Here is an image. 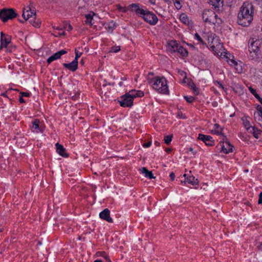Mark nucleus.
Wrapping results in <instances>:
<instances>
[{"label": "nucleus", "instance_id": "a878e982", "mask_svg": "<svg viewBox=\"0 0 262 262\" xmlns=\"http://www.w3.org/2000/svg\"><path fill=\"white\" fill-rule=\"evenodd\" d=\"M115 24L113 21L110 22L107 25V31L110 32H112L114 29L115 28Z\"/></svg>", "mask_w": 262, "mask_h": 262}, {"label": "nucleus", "instance_id": "473e14b6", "mask_svg": "<svg viewBox=\"0 0 262 262\" xmlns=\"http://www.w3.org/2000/svg\"><path fill=\"white\" fill-rule=\"evenodd\" d=\"M184 98L186 100V101L188 103H192L194 100V98L192 96L188 97L187 96H185Z\"/></svg>", "mask_w": 262, "mask_h": 262}, {"label": "nucleus", "instance_id": "ea45409f", "mask_svg": "<svg viewBox=\"0 0 262 262\" xmlns=\"http://www.w3.org/2000/svg\"><path fill=\"white\" fill-rule=\"evenodd\" d=\"M249 91H250V92L255 97L256 96V95L257 94L256 92V90L255 89H254L253 88H252L251 86H250L249 88Z\"/></svg>", "mask_w": 262, "mask_h": 262}, {"label": "nucleus", "instance_id": "cd10ccee", "mask_svg": "<svg viewBox=\"0 0 262 262\" xmlns=\"http://www.w3.org/2000/svg\"><path fill=\"white\" fill-rule=\"evenodd\" d=\"M172 138V135L165 136L164 137V142L166 144H169L171 141Z\"/></svg>", "mask_w": 262, "mask_h": 262}, {"label": "nucleus", "instance_id": "ddd939ff", "mask_svg": "<svg viewBox=\"0 0 262 262\" xmlns=\"http://www.w3.org/2000/svg\"><path fill=\"white\" fill-rule=\"evenodd\" d=\"M180 45L176 41L171 40L168 42V50L171 53L176 52Z\"/></svg>", "mask_w": 262, "mask_h": 262}, {"label": "nucleus", "instance_id": "79ce46f5", "mask_svg": "<svg viewBox=\"0 0 262 262\" xmlns=\"http://www.w3.org/2000/svg\"><path fill=\"white\" fill-rule=\"evenodd\" d=\"M174 4L176 8L178 9H180L181 8V5L179 1H176V3Z\"/></svg>", "mask_w": 262, "mask_h": 262}, {"label": "nucleus", "instance_id": "c03bdc74", "mask_svg": "<svg viewBox=\"0 0 262 262\" xmlns=\"http://www.w3.org/2000/svg\"><path fill=\"white\" fill-rule=\"evenodd\" d=\"M151 142L150 141L145 143L143 144V146L144 147H148L151 145Z\"/></svg>", "mask_w": 262, "mask_h": 262}, {"label": "nucleus", "instance_id": "37998d69", "mask_svg": "<svg viewBox=\"0 0 262 262\" xmlns=\"http://www.w3.org/2000/svg\"><path fill=\"white\" fill-rule=\"evenodd\" d=\"M20 94L22 97H29L30 95V94L28 92H21Z\"/></svg>", "mask_w": 262, "mask_h": 262}, {"label": "nucleus", "instance_id": "58836bf2", "mask_svg": "<svg viewBox=\"0 0 262 262\" xmlns=\"http://www.w3.org/2000/svg\"><path fill=\"white\" fill-rule=\"evenodd\" d=\"M210 38L212 39L211 43L210 44L211 47L212 48H215V44L214 43V41H215V39L214 38H212L211 37H208L209 43H210Z\"/></svg>", "mask_w": 262, "mask_h": 262}, {"label": "nucleus", "instance_id": "f3484780", "mask_svg": "<svg viewBox=\"0 0 262 262\" xmlns=\"http://www.w3.org/2000/svg\"><path fill=\"white\" fill-rule=\"evenodd\" d=\"M40 121L38 119H35L32 122V129H38L41 133L43 132L42 128L40 126Z\"/></svg>", "mask_w": 262, "mask_h": 262}, {"label": "nucleus", "instance_id": "423d86ee", "mask_svg": "<svg viewBox=\"0 0 262 262\" xmlns=\"http://www.w3.org/2000/svg\"><path fill=\"white\" fill-rule=\"evenodd\" d=\"M215 13L212 10H205L203 11L202 17L204 21L206 23L219 24V21L215 20Z\"/></svg>", "mask_w": 262, "mask_h": 262}, {"label": "nucleus", "instance_id": "aec40b11", "mask_svg": "<svg viewBox=\"0 0 262 262\" xmlns=\"http://www.w3.org/2000/svg\"><path fill=\"white\" fill-rule=\"evenodd\" d=\"M185 181H186L192 185H195L198 184V179H195L193 176H189L187 177L185 179Z\"/></svg>", "mask_w": 262, "mask_h": 262}, {"label": "nucleus", "instance_id": "603ef678", "mask_svg": "<svg viewBox=\"0 0 262 262\" xmlns=\"http://www.w3.org/2000/svg\"><path fill=\"white\" fill-rule=\"evenodd\" d=\"M188 150H189L190 151H191V152H192V155H195V154H196V151H193V148H192V147H189V148H188Z\"/></svg>", "mask_w": 262, "mask_h": 262}, {"label": "nucleus", "instance_id": "4be33fe9", "mask_svg": "<svg viewBox=\"0 0 262 262\" xmlns=\"http://www.w3.org/2000/svg\"><path fill=\"white\" fill-rule=\"evenodd\" d=\"M176 52L180 53L183 57L187 56L188 55V51L181 45L178 47V49Z\"/></svg>", "mask_w": 262, "mask_h": 262}, {"label": "nucleus", "instance_id": "2f4dec72", "mask_svg": "<svg viewBox=\"0 0 262 262\" xmlns=\"http://www.w3.org/2000/svg\"><path fill=\"white\" fill-rule=\"evenodd\" d=\"M97 255L103 257L104 259L106 258H107L108 256L106 254V253L104 251H100L97 252Z\"/></svg>", "mask_w": 262, "mask_h": 262}, {"label": "nucleus", "instance_id": "3c124183", "mask_svg": "<svg viewBox=\"0 0 262 262\" xmlns=\"http://www.w3.org/2000/svg\"><path fill=\"white\" fill-rule=\"evenodd\" d=\"M230 62H231V64H233L234 66L237 65V62L234 60H231Z\"/></svg>", "mask_w": 262, "mask_h": 262}, {"label": "nucleus", "instance_id": "4468645a", "mask_svg": "<svg viewBox=\"0 0 262 262\" xmlns=\"http://www.w3.org/2000/svg\"><path fill=\"white\" fill-rule=\"evenodd\" d=\"M56 151L57 152L63 157H68V154L66 152V149L64 148L62 145L59 144L58 143L56 144Z\"/></svg>", "mask_w": 262, "mask_h": 262}, {"label": "nucleus", "instance_id": "bf43d9fd", "mask_svg": "<svg viewBox=\"0 0 262 262\" xmlns=\"http://www.w3.org/2000/svg\"><path fill=\"white\" fill-rule=\"evenodd\" d=\"M154 144L156 146H157L160 145V143L158 141H155Z\"/></svg>", "mask_w": 262, "mask_h": 262}, {"label": "nucleus", "instance_id": "7ed1b4c3", "mask_svg": "<svg viewBox=\"0 0 262 262\" xmlns=\"http://www.w3.org/2000/svg\"><path fill=\"white\" fill-rule=\"evenodd\" d=\"M152 87L160 93H168L167 81L164 77H156L155 81L154 83H153Z\"/></svg>", "mask_w": 262, "mask_h": 262}, {"label": "nucleus", "instance_id": "052dcab7", "mask_svg": "<svg viewBox=\"0 0 262 262\" xmlns=\"http://www.w3.org/2000/svg\"><path fill=\"white\" fill-rule=\"evenodd\" d=\"M66 33L64 31H62L61 32L59 33V35H65Z\"/></svg>", "mask_w": 262, "mask_h": 262}, {"label": "nucleus", "instance_id": "412c9836", "mask_svg": "<svg viewBox=\"0 0 262 262\" xmlns=\"http://www.w3.org/2000/svg\"><path fill=\"white\" fill-rule=\"evenodd\" d=\"M11 38L9 36L5 37L3 40H1V45L0 46V50L3 48H7L8 45L10 42Z\"/></svg>", "mask_w": 262, "mask_h": 262}, {"label": "nucleus", "instance_id": "393cba45", "mask_svg": "<svg viewBox=\"0 0 262 262\" xmlns=\"http://www.w3.org/2000/svg\"><path fill=\"white\" fill-rule=\"evenodd\" d=\"M180 19L183 24L186 25L189 24V18L188 16L185 14H181Z\"/></svg>", "mask_w": 262, "mask_h": 262}, {"label": "nucleus", "instance_id": "4c0bfd02", "mask_svg": "<svg viewBox=\"0 0 262 262\" xmlns=\"http://www.w3.org/2000/svg\"><path fill=\"white\" fill-rule=\"evenodd\" d=\"M63 28L68 31H70L72 29V27L71 26V25L67 23L64 24Z\"/></svg>", "mask_w": 262, "mask_h": 262}, {"label": "nucleus", "instance_id": "f03ea898", "mask_svg": "<svg viewBox=\"0 0 262 262\" xmlns=\"http://www.w3.org/2000/svg\"><path fill=\"white\" fill-rule=\"evenodd\" d=\"M129 8L132 9L134 8L133 10H135L136 13L142 17L145 21L150 25H155L157 23L158 21L157 16L147 9H144L139 4H132L129 5Z\"/></svg>", "mask_w": 262, "mask_h": 262}, {"label": "nucleus", "instance_id": "6e6d98bb", "mask_svg": "<svg viewBox=\"0 0 262 262\" xmlns=\"http://www.w3.org/2000/svg\"><path fill=\"white\" fill-rule=\"evenodd\" d=\"M255 98H256L258 100V101H259V100L261 99V98L259 96L258 94L256 95Z\"/></svg>", "mask_w": 262, "mask_h": 262}, {"label": "nucleus", "instance_id": "b1692460", "mask_svg": "<svg viewBox=\"0 0 262 262\" xmlns=\"http://www.w3.org/2000/svg\"><path fill=\"white\" fill-rule=\"evenodd\" d=\"M117 8L119 10L123 12H126L127 10H130L132 12H135V10H133L134 8H133V9H132V8H129V5L128 6V7H121L120 5H118L117 6Z\"/></svg>", "mask_w": 262, "mask_h": 262}, {"label": "nucleus", "instance_id": "72a5a7b5", "mask_svg": "<svg viewBox=\"0 0 262 262\" xmlns=\"http://www.w3.org/2000/svg\"><path fill=\"white\" fill-rule=\"evenodd\" d=\"M30 22L32 24V25L35 27H40V25L41 24V23L40 21L39 20H37V21H32V20L31 19L30 20Z\"/></svg>", "mask_w": 262, "mask_h": 262}, {"label": "nucleus", "instance_id": "7c9ffc66", "mask_svg": "<svg viewBox=\"0 0 262 262\" xmlns=\"http://www.w3.org/2000/svg\"><path fill=\"white\" fill-rule=\"evenodd\" d=\"M178 73L181 76H183L184 77V79H186L187 78L186 73L184 71H182L180 69H178ZM183 82L185 83L186 81L185 79L183 80Z\"/></svg>", "mask_w": 262, "mask_h": 262}, {"label": "nucleus", "instance_id": "5701e85b", "mask_svg": "<svg viewBox=\"0 0 262 262\" xmlns=\"http://www.w3.org/2000/svg\"><path fill=\"white\" fill-rule=\"evenodd\" d=\"M214 130L213 132H214V134H215L216 135H222L223 136V134L222 133V130H223V128L220 127V126L219 124L215 123L214 125Z\"/></svg>", "mask_w": 262, "mask_h": 262}, {"label": "nucleus", "instance_id": "39448f33", "mask_svg": "<svg viewBox=\"0 0 262 262\" xmlns=\"http://www.w3.org/2000/svg\"><path fill=\"white\" fill-rule=\"evenodd\" d=\"M249 41V51L250 56L254 59L257 56L258 52L259 51L260 41L259 40H254L253 39H250Z\"/></svg>", "mask_w": 262, "mask_h": 262}, {"label": "nucleus", "instance_id": "f8f14e48", "mask_svg": "<svg viewBox=\"0 0 262 262\" xmlns=\"http://www.w3.org/2000/svg\"><path fill=\"white\" fill-rule=\"evenodd\" d=\"M63 66L67 69H69L71 71L74 72L78 68V61L74 60L72 62L69 63H64Z\"/></svg>", "mask_w": 262, "mask_h": 262}, {"label": "nucleus", "instance_id": "f704fd0d", "mask_svg": "<svg viewBox=\"0 0 262 262\" xmlns=\"http://www.w3.org/2000/svg\"><path fill=\"white\" fill-rule=\"evenodd\" d=\"M195 38L197 39V40L203 45L205 44V43L204 42L202 38L200 37V36L198 34V33H196L194 35Z\"/></svg>", "mask_w": 262, "mask_h": 262}, {"label": "nucleus", "instance_id": "2eb2a0df", "mask_svg": "<svg viewBox=\"0 0 262 262\" xmlns=\"http://www.w3.org/2000/svg\"><path fill=\"white\" fill-rule=\"evenodd\" d=\"M128 95L130 96L132 99L134 100L135 98L141 97L144 96L143 92L141 91H136L135 90H132L128 93Z\"/></svg>", "mask_w": 262, "mask_h": 262}, {"label": "nucleus", "instance_id": "09e8293b", "mask_svg": "<svg viewBox=\"0 0 262 262\" xmlns=\"http://www.w3.org/2000/svg\"><path fill=\"white\" fill-rule=\"evenodd\" d=\"M19 101L20 103H25V100L23 99V97H22L21 96H20L19 97Z\"/></svg>", "mask_w": 262, "mask_h": 262}, {"label": "nucleus", "instance_id": "20e7f679", "mask_svg": "<svg viewBox=\"0 0 262 262\" xmlns=\"http://www.w3.org/2000/svg\"><path fill=\"white\" fill-rule=\"evenodd\" d=\"M17 14L13 9L4 8L0 10V18L4 23L16 17Z\"/></svg>", "mask_w": 262, "mask_h": 262}, {"label": "nucleus", "instance_id": "680f3d73", "mask_svg": "<svg viewBox=\"0 0 262 262\" xmlns=\"http://www.w3.org/2000/svg\"><path fill=\"white\" fill-rule=\"evenodd\" d=\"M258 248L262 250V242L260 243V244L258 246Z\"/></svg>", "mask_w": 262, "mask_h": 262}, {"label": "nucleus", "instance_id": "9d476101", "mask_svg": "<svg viewBox=\"0 0 262 262\" xmlns=\"http://www.w3.org/2000/svg\"><path fill=\"white\" fill-rule=\"evenodd\" d=\"M99 216L101 219L105 220L109 223H113V219L110 216V211L108 209H104L99 213Z\"/></svg>", "mask_w": 262, "mask_h": 262}, {"label": "nucleus", "instance_id": "774afa93", "mask_svg": "<svg viewBox=\"0 0 262 262\" xmlns=\"http://www.w3.org/2000/svg\"><path fill=\"white\" fill-rule=\"evenodd\" d=\"M259 102L261 103V104L262 105V98L260 99V100H259Z\"/></svg>", "mask_w": 262, "mask_h": 262}, {"label": "nucleus", "instance_id": "338daca9", "mask_svg": "<svg viewBox=\"0 0 262 262\" xmlns=\"http://www.w3.org/2000/svg\"><path fill=\"white\" fill-rule=\"evenodd\" d=\"M152 4H154L155 3V0H149Z\"/></svg>", "mask_w": 262, "mask_h": 262}, {"label": "nucleus", "instance_id": "c85d7f7f", "mask_svg": "<svg viewBox=\"0 0 262 262\" xmlns=\"http://www.w3.org/2000/svg\"><path fill=\"white\" fill-rule=\"evenodd\" d=\"M120 50V46H114V47H112L110 49L108 52L109 53H117Z\"/></svg>", "mask_w": 262, "mask_h": 262}, {"label": "nucleus", "instance_id": "de8ad7c7", "mask_svg": "<svg viewBox=\"0 0 262 262\" xmlns=\"http://www.w3.org/2000/svg\"><path fill=\"white\" fill-rule=\"evenodd\" d=\"M192 89L193 90L194 93L195 95H198L199 94V92L198 91V89L195 86H194Z\"/></svg>", "mask_w": 262, "mask_h": 262}, {"label": "nucleus", "instance_id": "8fccbe9b", "mask_svg": "<svg viewBox=\"0 0 262 262\" xmlns=\"http://www.w3.org/2000/svg\"><path fill=\"white\" fill-rule=\"evenodd\" d=\"M1 41L3 40V39H4L5 37H6V36H5L6 35L3 32H1Z\"/></svg>", "mask_w": 262, "mask_h": 262}, {"label": "nucleus", "instance_id": "49530a36", "mask_svg": "<svg viewBox=\"0 0 262 262\" xmlns=\"http://www.w3.org/2000/svg\"><path fill=\"white\" fill-rule=\"evenodd\" d=\"M188 85L191 88H193L194 86H195L194 83L191 81L188 83Z\"/></svg>", "mask_w": 262, "mask_h": 262}, {"label": "nucleus", "instance_id": "9b49d317", "mask_svg": "<svg viewBox=\"0 0 262 262\" xmlns=\"http://www.w3.org/2000/svg\"><path fill=\"white\" fill-rule=\"evenodd\" d=\"M67 53V51L64 50H61L52 55L47 59V62L50 64L53 61L60 58L62 55Z\"/></svg>", "mask_w": 262, "mask_h": 262}, {"label": "nucleus", "instance_id": "f257e3e1", "mask_svg": "<svg viewBox=\"0 0 262 262\" xmlns=\"http://www.w3.org/2000/svg\"><path fill=\"white\" fill-rule=\"evenodd\" d=\"M254 6L252 3L246 2L243 3L237 15V23L242 26L250 25L253 19Z\"/></svg>", "mask_w": 262, "mask_h": 262}, {"label": "nucleus", "instance_id": "e2e57ef3", "mask_svg": "<svg viewBox=\"0 0 262 262\" xmlns=\"http://www.w3.org/2000/svg\"><path fill=\"white\" fill-rule=\"evenodd\" d=\"M178 116L179 117H180V118H182V117H183V116H182V113H181V114H180V113H178Z\"/></svg>", "mask_w": 262, "mask_h": 262}, {"label": "nucleus", "instance_id": "c9c22d12", "mask_svg": "<svg viewBox=\"0 0 262 262\" xmlns=\"http://www.w3.org/2000/svg\"><path fill=\"white\" fill-rule=\"evenodd\" d=\"M257 110V113L259 117H262V107L260 105H257L256 107Z\"/></svg>", "mask_w": 262, "mask_h": 262}, {"label": "nucleus", "instance_id": "a18cd8bd", "mask_svg": "<svg viewBox=\"0 0 262 262\" xmlns=\"http://www.w3.org/2000/svg\"><path fill=\"white\" fill-rule=\"evenodd\" d=\"M169 177H170V179H171L172 181H173V180H174V178H175V174H174V173L173 172H171V173H170Z\"/></svg>", "mask_w": 262, "mask_h": 262}, {"label": "nucleus", "instance_id": "13d9d810", "mask_svg": "<svg viewBox=\"0 0 262 262\" xmlns=\"http://www.w3.org/2000/svg\"><path fill=\"white\" fill-rule=\"evenodd\" d=\"M105 262H112L110 260L109 256L107 257V258L105 259Z\"/></svg>", "mask_w": 262, "mask_h": 262}, {"label": "nucleus", "instance_id": "1a4fd4ad", "mask_svg": "<svg viewBox=\"0 0 262 262\" xmlns=\"http://www.w3.org/2000/svg\"><path fill=\"white\" fill-rule=\"evenodd\" d=\"M33 16L35 17L36 12H34V10H32L30 7H27L26 8L24 9L22 16L25 20H27Z\"/></svg>", "mask_w": 262, "mask_h": 262}, {"label": "nucleus", "instance_id": "dca6fc26", "mask_svg": "<svg viewBox=\"0 0 262 262\" xmlns=\"http://www.w3.org/2000/svg\"><path fill=\"white\" fill-rule=\"evenodd\" d=\"M225 143L227 147H225V145H223L222 146V151H223L225 154L232 152L233 146L228 141H226Z\"/></svg>", "mask_w": 262, "mask_h": 262}, {"label": "nucleus", "instance_id": "e433bc0d", "mask_svg": "<svg viewBox=\"0 0 262 262\" xmlns=\"http://www.w3.org/2000/svg\"><path fill=\"white\" fill-rule=\"evenodd\" d=\"M75 57L74 60H76V61H78V59L81 56L82 53H78L77 49H75Z\"/></svg>", "mask_w": 262, "mask_h": 262}, {"label": "nucleus", "instance_id": "a19ab883", "mask_svg": "<svg viewBox=\"0 0 262 262\" xmlns=\"http://www.w3.org/2000/svg\"><path fill=\"white\" fill-rule=\"evenodd\" d=\"M258 204H262V192H261L259 194Z\"/></svg>", "mask_w": 262, "mask_h": 262}, {"label": "nucleus", "instance_id": "4d7b16f0", "mask_svg": "<svg viewBox=\"0 0 262 262\" xmlns=\"http://www.w3.org/2000/svg\"><path fill=\"white\" fill-rule=\"evenodd\" d=\"M171 151V149L170 148H167L165 149V151L167 152H170Z\"/></svg>", "mask_w": 262, "mask_h": 262}, {"label": "nucleus", "instance_id": "0e129e2a", "mask_svg": "<svg viewBox=\"0 0 262 262\" xmlns=\"http://www.w3.org/2000/svg\"><path fill=\"white\" fill-rule=\"evenodd\" d=\"M94 262H103L102 260L100 259L95 260Z\"/></svg>", "mask_w": 262, "mask_h": 262}, {"label": "nucleus", "instance_id": "a211bd4d", "mask_svg": "<svg viewBox=\"0 0 262 262\" xmlns=\"http://www.w3.org/2000/svg\"><path fill=\"white\" fill-rule=\"evenodd\" d=\"M141 171L142 173L145 174V176L148 178L150 179H155V177L154 176L152 171H149L146 168L142 167L141 169Z\"/></svg>", "mask_w": 262, "mask_h": 262}, {"label": "nucleus", "instance_id": "864d4df0", "mask_svg": "<svg viewBox=\"0 0 262 262\" xmlns=\"http://www.w3.org/2000/svg\"><path fill=\"white\" fill-rule=\"evenodd\" d=\"M147 80H148V82L150 83H152V82L154 83V81H155V80H154L153 78L149 79V78H147Z\"/></svg>", "mask_w": 262, "mask_h": 262}, {"label": "nucleus", "instance_id": "6ab92c4d", "mask_svg": "<svg viewBox=\"0 0 262 262\" xmlns=\"http://www.w3.org/2000/svg\"><path fill=\"white\" fill-rule=\"evenodd\" d=\"M252 133L253 135V136L256 138L258 139L260 137H262V130L258 129L257 128H256L255 127H252Z\"/></svg>", "mask_w": 262, "mask_h": 262}, {"label": "nucleus", "instance_id": "6e6552de", "mask_svg": "<svg viewBox=\"0 0 262 262\" xmlns=\"http://www.w3.org/2000/svg\"><path fill=\"white\" fill-rule=\"evenodd\" d=\"M198 138L204 142L207 146H211L214 144V141L210 136L200 134Z\"/></svg>", "mask_w": 262, "mask_h": 262}, {"label": "nucleus", "instance_id": "bb28decb", "mask_svg": "<svg viewBox=\"0 0 262 262\" xmlns=\"http://www.w3.org/2000/svg\"><path fill=\"white\" fill-rule=\"evenodd\" d=\"M85 17L86 18V19L85 20V23L87 24H90L91 25H92V20L93 18V16L90 14H86L85 15Z\"/></svg>", "mask_w": 262, "mask_h": 262}, {"label": "nucleus", "instance_id": "c756f323", "mask_svg": "<svg viewBox=\"0 0 262 262\" xmlns=\"http://www.w3.org/2000/svg\"><path fill=\"white\" fill-rule=\"evenodd\" d=\"M243 125H244V127L246 128V129L248 131H249V130L250 129V128L251 127V126H250L249 121L247 120H243Z\"/></svg>", "mask_w": 262, "mask_h": 262}, {"label": "nucleus", "instance_id": "5fc2aeb1", "mask_svg": "<svg viewBox=\"0 0 262 262\" xmlns=\"http://www.w3.org/2000/svg\"><path fill=\"white\" fill-rule=\"evenodd\" d=\"M215 20L219 21V23L221 21V20L218 18L217 15L215 14Z\"/></svg>", "mask_w": 262, "mask_h": 262}, {"label": "nucleus", "instance_id": "69168bd1", "mask_svg": "<svg viewBox=\"0 0 262 262\" xmlns=\"http://www.w3.org/2000/svg\"><path fill=\"white\" fill-rule=\"evenodd\" d=\"M149 75H154V73L151 72H149V73H148V76H149Z\"/></svg>", "mask_w": 262, "mask_h": 262}, {"label": "nucleus", "instance_id": "0eeeda50", "mask_svg": "<svg viewBox=\"0 0 262 262\" xmlns=\"http://www.w3.org/2000/svg\"><path fill=\"white\" fill-rule=\"evenodd\" d=\"M121 106L130 107L133 105V100L128 93H126L121 97V99L118 100Z\"/></svg>", "mask_w": 262, "mask_h": 262}]
</instances>
